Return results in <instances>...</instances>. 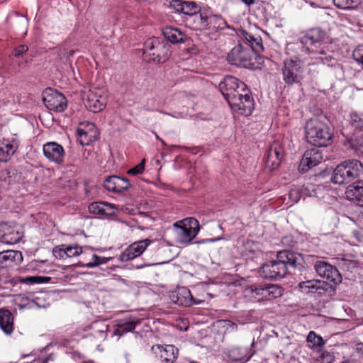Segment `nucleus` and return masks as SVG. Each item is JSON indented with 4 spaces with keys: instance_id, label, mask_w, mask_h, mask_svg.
I'll return each instance as SVG.
<instances>
[{
    "instance_id": "nucleus-1",
    "label": "nucleus",
    "mask_w": 363,
    "mask_h": 363,
    "mask_svg": "<svg viewBox=\"0 0 363 363\" xmlns=\"http://www.w3.org/2000/svg\"><path fill=\"white\" fill-rule=\"evenodd\" d=\"M301 254L291 250H282L277 254V259L262 264L259 275L267 279H279L289 273H300L306 270Z\"/></svg>"
},
{
    "instance_id": "nucleus-2",
    "label": "nucleus",
    "mask_w": 363,
    "mask_h": 363,
    "mask_svg": "<svg viewBox=\"0 0 363 363\" xmlns=\"http://www.w3.org/2000/svg\"><path fill=\"white\" fill-rule=\"evenodd\" d=\"M325 38V33L320 28H315L311 29L301 37L300 42L307 46L308 51L312 55V57L317 60V63L333 66L336 63V60L332 52L326 49Z\"/></svg>"
},
{
    "instance_id": "nucleus-3",
    "label": "nucleus",
    "mask_w": 363,
    "mask_h": 363,
    "mask_svg": "<svg viewBox=\"0 0 363 363\" xmlns=\"http://www.w3.org/2000/svg\"><path fill=\"white\" fill-rule=\"evenodd\" d=\"M308 143L318 147H326L333 142V135L330 128L317 118L310 119L305 127Z\"/></svg>"
},
{
    "instance_id": "nucleus-4",
    "label": "nucleus",
    "mask_w": 363,
    "mask_h": 363,
    "mask_svg": "<svg viewBox=\"0 0 363 363\" xmlns=\"http://www.w3.org/2000/svg\"><path fill=\"white\" fill-rule=\"evenodd\" d=\"M171 46L163 39L153 37L147 39L143 46V57L148 62H165L170 56Z\"/></svg>"
},
{
    "instance_id": "nucleus-5",
    "label": "nucleus",
    "mask_w": 363,
    "mask_h": 363,
    "mask_svg": "<svg viewBox=\"0 0 363 363\" xmlns=\"http://www.w3.org/2000/svg\"><path fill=\"white\" fill-rule=\"evenodd\" d=\"M218 88L228 104L235 101L240 94L250 91L243 82L233 76H226L219 83Z\"/></svg>"
},
{
    "instance_id": "nucleus-6",
    "label": "nucleus",
    "mask_w": 363,
    "mask_h": 363,
    "mask_svg": "<svg viewBox=\"0 0 363 363\" xmlns=\"http://www.w3.org/2000/svg\"><path fill=\"white\" fill-rule=\"evenodd\" d=\"M303 62L298 57L284 60L281 72L284 82L288 85L299 83L303 79Z\"/></svg>"
},
{
    "instance_id": "nucleus-7",
    "label": "nucleus",
    "mask_w": 363,
    "mask_h": 363,
    "mask_svg": "<svg viewBox=\"0 0 363 363\" xmlns=\"http://www.w3.org/2000/svg\"><path fill=\"white\" fill-rule=\"evenodd\" d=\"M177 241L179 243H190L199 231V221L194 218H186L174 224Z\"/></svg>"
},
{
    "instance_id": "nucleus-8",
    "label": "nucleus",
    "mask_w": 363,
    "mask_h": 363,
    "mask_svg": "<svg viewBox=\"0 0 363 363\" xmlns=\"http://www.w3.org/2000/svg\"><path fill=\"white\" fill-rule=\"evenodd\" d=\"M106 97L105 89L91 86L84 96V105L90 111L100 112L106 107Z\"/></svg>"
},
{
    "instance_id": "nucleus-9",
    "label": "nucleus",
    "mask_w": 363,
    "mask_h": 363,
    "mask_svg": "<svg viewBox=\"0 0 363 363\" xmlns=\"http://www.w3.org/2000/svg\"><path fill=\"white\" fill-rule=\"evenodd\" d=\"M247 290L250 296L259 302L274 299L282 295L281 288L275 284H253Z\"/></svg>"
},
{
    "instance_id": "nucleus-10",
    "label": "nucleus",
    "mask_w": 363,
    "mask_h": 363,
    "mask_svg": "<svg viewBox=\"0 0 363 363\" xmlns=\"http://www.w3.org/2000/svg\"><path fill=\"white\" fill-rule=\"evenodd\" d=\"M255 55L252 50L241 41L228 53L227 59L232 65L246 67Z\"/></svg>"
},
{
    "instance_id": "nucleus-11",
    "label": "nucleus",
    "mask_w": 363,
    "mask_h": 363,
    "mask_svg": "<svg viewBox=\"0 0 363 363\" xmlns=\"http://www.w3.org/2000/svg\"><path fill=\"white\" fill-rule=\"evenodd\" d=\"M195 22L201 29L223 30L227 27V23L220 15H213L208 12H201L195 16Z\"/></svg>"
},
{
    "instance_id": "nucleus-12",
    "label": "nucleus",
    "mask_w": 363,
    "mask_h": 363,
    "mask_svg": "<svg viewBox=\"0 0 363 363\" xmlns=\"http://www.w3.org/2000/svg\"><path fill=\"white\" fill-rule=\"evenodd\" d=\"M43 101L48 109L55 112H62L67 108L65 96L52 89H47L43 91Z\"/></svg>"
},
{
    "instance_id": "nucleus-13",
    "label": "nucleus",
    "mask_w": 363,
    "mask_h": 363,
    "mask_svg": "<svg viewBox=\"0 0 363 363\" xmlns=\"http://www.w3.org/2000/svg\"><path fill=\"white\" fill-rule=\"evenodd\" d=\"M314 269L318 276L334 284H337L342 281V276L337 269L324 260L316 261Z\"/></svg>"
},
{
    "instance_id": "nucleus-14",
    "label": "nucleus",
    "mask_w": 363,
    "mask_h": 363,
    "mask_svg": "<svg viewBox=\"0 0 363 363\" xmlns=\"http://www.w3.org/2000/svg\"><path fill=\"white\" fill-rule=\"evenodd\" d=\"M235 100V101L228 104L234 112L245 116L252 113L254 109V100L251 96L250 91H249V93L240 94Z\"/></svg>"
},
{
    "instance_id": "nucleus-15",
    "label": "nucleus",
    "mask_w": 363,
    "mask_h": 363,
    "mask_svg": "<svg viewBox=\"0 0 363 363\" xmlns=\"http://www.w3.org/2000/svg\"><path fill=\"white\" fill-rule=\"evenodd\" d=\"M323 160V155L321 150L317 147L306 150L301 160L299 171L302 172H307L320 164Z\"/></svg>"
},
{
    "instance_id": "nucleus-16",
    "label": "nucleus",
    "mask_w": 363,
    "mask_h": 363,
    "mask_svg": "<svg viewBox=\"0 0 363 363\" xmlns=\"http://www.w3.org/2000/svg\"><path fill=\"white\" fill-rule=\"evenodd\" d=\"M284 155V150L278 141H274L269 148L265 157V167L269 171L277 168Z\"/></svg>"
},
{
    "instance_id": "nucleus-17",
    "label": "nucleus",
    "mask_w": 363,
    "mask_h": 363,
    "mask_svg": "<svg viewBox=\"0 0 363 363\" xmlns=\"http://www.w3.org/2000/svg\"><path fill=\"white\" fill-rule=\"evenodd\" d=\"M23 237L18 227L10 225L6 223H0V242L7 245L18 243Z\"/></svg>"
},
{
    "instance_id": "nucleus-18",
    "label": "nucleus",
    "mask_w": 363,
    "mask_h": 363,
    "mask_svg": "<svg viewBox=\"0 0 363 363\" xmlns=\"http://www.w3.org/2000/svg\"><path fill=\"white\" fill-rule=\"evenodd\" d=\"M45 157L57 164H61L64 162L65 152L63 147L56 142H48L43 147Z\"/></svg>"
},
{
    "instance_id": "nucleus-19",
    "label": "nucleus",
    "mask_w": 363,
    "mask_h": 363,
    "mask_svg": "<svg viewBox=\"0 0 363 363\" xmlns=\"http://www.w3.org/2000/svg\"><path fill=\"white\" fill-rule=\"evenodd\" d=\"M151 242L149 239H145L133 242L120 255V259L127 262L140 256Z\"/></svg>"
},
{
    "instance_id": "nucleus-20",
    "label": "nucleus",
    "mask_w": 363,
    "mask_h": 363,
    "mask_svg": "<svg viewBox=\"0 0 363 363\" xmlns=\"http://www.w3.org/2000/svg\"><path fill=\"white\" fill-rule=\"evenodd\" d=\"M298 287L303 293H318L323 294L331 288V285L324 281L311 279L301 281Z\"/></svg>"
},
{
    "instance_id": "nucleus-21",
    "label": "nucleus",
    "mask_w": 363,
    "mask_h": 363,
    "mask_svg": "<svg viewBox=\"0 0 363 363\" xmlns=\"http://www.w3.org/2000/svg\"><path fill=\"white\" fill-rule=\"evenodd\" d=\"M172 301L179 306L189 307L194 304H197L200 301H196L191 294V291L186 287H180L171 294Z\"/></svg>"
},
{
    "instance_id": "nucleus-22",
    "label": "nucleus",
    "mask_w": 363,
    "mask_h": 363,
    "mask_svg": "<svg viewBox=\"0 0 363 363\" xmlns=\"http://www.w3.org/2000/svg\"><path fill=\"white\" fill-rule=\"evenodd\" d=\"M130 182L126 178L111 176L107 177L104 183V188L116 193L123 192L128 189Z\"/></svg>"
},
{
    "instance_id": "nucleus-23",
    "label": "nucleus",
    "mask_w": 363,
    "mask_h": 363,
    "mask_svg": "<svg viewBox=\"0 0 363 363\" xmlns=\"http://www.w3.org/2000/svg\"><path fill=\"white\" fill-rule=\"evenodd\" d=\"M162 33L165 40L172 44L184 43L188 39L184 32L174 27L167 26Z\"/></svg>"
},
{
    "instance_id": "nucleus-24",
    "label": "nucleus",
    "mask_w": 363,
    "mask_h": 363,
    "mask_svg": "<svg viewBox=\"0 0 363 363\" xmlns=\"http://www.w3.org/2000/svg\"><path fill=\"white\" fill-rule=\"evenodd\" d=\"M23 260L22 253L18 250H6L0 252V269L18 264Z\"/></svg>"
},
{
    "instance_id": "nucleus-25",
    "label": "nucleus",
    "mask_w": 363,
    "mask_h": 363,
    "mask_svg": "<svg viewBox=\"0 0 363 363\" xmlns=\"http://www.w3.org/2000/svg\"><path fill=\"white\" fill-rule=\"evenodd\" d=\"M0 328L7 335L14 330V317L9 310L4 308H0Z\"/></svg>"
},
{
    "instance_id": "nucleus-26",
    "label": "nucleus",
    "mask_w": 363,
    "mask_h": 363,
    "mask_svg": "<svg viewBox=\"0 0 363 363\" xmlns=\"http://www.w3.org/2000/svg\"><path fill=\"white\" fill-rule=\"evenodd\" d=\"M18 145L17 142L13 139H3L0 140V162H6L9 160L11 156L16 152Z\"/></svg>"
},
{
    "instance_id": "nucleus-27",
    "label": "nucleus",
    "mask_w": 363,
    "mask_h": 363,
    "mask_svg": "<svg viewBox=\"0 0 363 363\" xmlns=\"http://www.w3.org/2000/svg\"><path fill=\"white\" fill-rule=\"evenodd\" d=\"M346 197L354 201L359 206H363V181H358L347 186Z\"/></svg>"
},
{
    "instance_id": "nucleus-28",
    "label": "nucleus",
    "mask_w": 363,
    "mask_h": 363,
    "mask_svg": "<svg viewBox=\"0 0 363 363\" xmlns=\"http://www.w3.org/2000/svg\"><path fill=\"white\" fill-rule=\"evenodd\" d=\"M242 35V39L241 41L252 50L254 55H258L264 50L262 40L259 36L255 37L246 31H243Z\"/></svg>"
},
{
    "instance_id": "nucleus-29",
    "label": "nucleus",
    "mask_w": 363,
    "mask_h": 363,
    "mask_svg": "<svg viewBox=\"0 0 363 363\" xmlns=\"http://www.w3.org/2000/svg\"><path fill=\"white\" fill-rule=\"evenodd\" d=\"M89 130L82 128L77 129L78 141L81 145H89L96 139V130L93 123L88 125Z\"/></svg>"
},
{
    "instance_id": "nucleus-30",
    "label": "nucleus",
    "mask_w": 363,
    "mask_h": 363,
    "mask_svg": "<svg viewBox=\"0 0 363 363\" xmlns=\"http://www.w3.org/2000/svg\"><path fill=\"white\" fill-rule=\"evenodd\" d=\"M352 180L354 179L342 162L336 167L332 177V181L333 183L343 184L349 183Z\"/></svg>"
},
{
    "instance_id": "nucleus-31",
    "label": "nucleus",
    "mask_w": 363,
    "mask_h": 363,
    "mask_svg": "<svg viewBox=\"0 0 363 363\" xmlns=\"http://www.w3.org/2000/svg\"><path fill=\"white\" fill-rule=\"evenodd\" d=\"M140 324V320L138 318H130L122 320L116 325L114 335L123 336L124 334L133 332L137 325Z\"/></svg>"
},
{
    "instance_id": "nucleus-32",
    "label": "nucleus",
    "mask_w": 363,
    "mask_h": 363,
    "mask_svg": "<svg viewBox=\"0 0 363 363\" xmlns=\"http://www.w3.org/2000/svg\"><path fill=\"white\" fill-rule=\"evenodd\" d=\"M159 350L160 357L165 362L173 363L178 357V349L172 345L165 346L156 345Z\"/></svg>"
},
{
    "instance_id": "nucleus-33",
    "label": "nucleus",
    "mask_w": 363,
    "mask_h": 363,
    "mask_svg": "<svg viewBox=\"0 0 363 363\" xmlns=\"http://www.w3.org/2000/svg\"><path fill=\"white\" fill-rule=\"evenodd\" d=\"M174 6L177 7V11L192 16L195 21V16L199 15V13H198V6L194 2L182 1L181 0H174Z\"/></svg>"
},
{
    "instance_id": "nucleus-34",
    "label": "nucleus",
    "mask_w": 363,
    "mask_h": 363,
    "mask_svg": "<svg viewBox=\"0 0 363 363\" xmlns=\"http://www.w3.org/2000/svg\"><path fill=\"white\" fill-rule=\"evenodd\" d=\"M353 179L358 178L363 172V165L360 161L354 159L342 162Z\"/></svg>"
},
{
    "instance_id": "nucleus-35",
    "label": "nucleus",
    "mask_w": 363,
    "mask_h": 363,
    "mask_svg": "<svg viewBox=\"0 0 363 363\" xmlns=\"http://www.w3.org/2000/svg\"><path fill=\"white\" fill-rule=\"evenodd\" d=\"M247 347H235L230 350V357L234 361L246 362L253 355Z\"/></svg>"
},
{
    "instance_id": "nucleus-36",
    "label": "nucleus",
    "mask_w": 363,
    "mask_h": 363,
    "mask_svg": "<svg viewBox=\"0 0 363 363\" xmlns=\"http://www.w3.org/2000/svg\"><path fill=\"white\" fill-rule=\"evenodd\" d=\"M84 260L81 261V266L87 267V268H93L97 267L101 264L107 263L111 258L108 257H101L96 254L91 255V258L90 260L86 259V257H83Z\"/></svg>"
},
{
    "instance_id": "nucleus-37",
    "label": "nucleus",
    "mask_w": 363,
    "mask_h": 363,
    "mask_svg": "<svg viewBox=\"0 0 363 363\" xmlns=\"http://www.w3.org/2000/svg\"><path fill=\"white\" fill-rule=\"evenodd\" d=\"M308 347L312 349H316L325 345V341L320 335H316L313 331H311L307 336Z\"/></svg>"
},
{
    "instance_id": "nucleus-38",
    "label": "nucleus",
    "mask_w": 363,
    "mask_h": 363,
    "mask_svg": "<svg viewBox=\"0 0 363 363\" xmlns=\"http://www.w3.org/2000/svg\"><path fill=\"white\" fill-rule=\"evenodd\" d=\"M334 5L340 9H352L357 8L361 0H333Z\"/></svg>"
},
{
    "instance_id": "nucleus-39",
    "label": "nucleus",
    "mask_w": 363,
    "mask_h": 363,
    "mask_svg": "<svg viewBox=\"0 0 363 363\" xmlns=\"http://www.w3.org/2000/svg\"><path fill=\"white\" fill-rule=\"evenodd\" d=\"M51 278L48 277H41V276H32V277H21L19 279V282L21 284H42V283H48L50 281Z\"/></svg>"
},
{
    "instance_id": "nucleus-40",
    "label": "nucleus",
    "mask_w": 363,
    "mask_h": 363,
    "mask_svg": "<svg viewBox=\"0 0 363 363\" xmlns=\"http://www.w3.org/2000/svg\"><path fill=\"white\" fill-rule=\"evenodd\" d=\"M350 123L355 129L363 130V113L352 112L350 113Z\"/></svg>"
},
{
    "instance_id": "nucleus-41",
    "label": "nucleus",
    "mask_w": 363,
    "mask_h": 363,
    "mask_svg": "<svg viewBox=\"0 0 363 363\" xmlns=\"http://www.w3.org/2000/svg\"><path fill=\"white\" fill-rule=\"evenodd\" d=\"M67 257H73L84 253L83 247L78 245H65Z\"/></svg>"
},
{
    "instance_id": "nucleus-42",
    "label": "nucleus",
    "mask_w": 363,
    "mask_h": 363,
    "mask_svg": "<svg viewBox=\"0 0 363 363\" xmlns=\"http://www.w3.org/2000/svg\"><path fill=\"white\" fill-rule=\"evenodd\" d=\"M103 208V202H93L88 206L89 211L91 213L97 215H103V212H104V208Z\"/></svg>"
},
{
    "instance_id": "nucleus-43",
    "label": "nucleus",
    "mask_w": 363,
    "mask_h": 363,
    "mask_svg": "<svg viewBox=\"0 0 363 363\" xmlns=\"http://www.w3.org/2000/svg\"><path fill=\"white\" fill-rule=\"evenodd\" d=\"M65 245H61L59 246H56L52 250V254L57 259H65L66 256V250Z\"/></svg>"
},
{
    "instance_id": "nucleus-44",
    "label": "nucleus",
    "mask_w": 363,
    "mask_h": 363,
    "mask_svg": "<svg viewBox=\"0 0 363 363\" xmlns=\"http://www.w3.org/2000/svg\"><path fill=\"white\" fill-rule=\"evenodd\" d=\"M145 160L143 159L138 164L135 166L134 167L130 169L128 171V174L137 175L142 174L145 169Z\"/></svg>"
},
{
    "instance_id": "nucleus-45",
    "label": "nucleus",
    "mask_w": 363,
    "mask_h": 363,
    "mask_svg": "<svg viewBox=\"0 0 363 363\" xmlns=\"http://www.w3.org/2000/svg\"><path fill=\"white\" fill-rule=\"evenodd\" d=\"M354 60L363 65V45H359L352 53Z\"/></svg>"
},
{
    "instance_id": "nucleus-46",
    "label": "nucleus",
    "mask_w": 363,
    "mask_h": 363,
    "mask_svg": "<svg viewBox=\"0 0 363 363\" xmlns=\"http://www.w3.org/2000/svg\"><path fill=\"white\" fill-rule=\"evenodd\" d=\"M28 51V46L26 45H21L17 46L13 52V55L16 57H19L22 56L23 54L26 53Z\"/></svg>"
},
{
    "instance_id": "nucleus-47",
    "label": "nucleus",
    "mask_w": 363,
    "mask_h": 363,
    "mask_svg": "<svg viewBox=\"0 0 363 363\" xmlns=\"http://www.w3.org/2000/svg\"><path fill=\"white\" fill-rule=\"evenodd\" d=\"M319 360L320 363H332L334 361V356L330 352L324 351L322 352Z\"/></svg>"
},
{
    "instance_id": "nucleus-48",
    "label": "nucleus",
    "mask_w": 363,
    "mask_h": 363,
    "mask_svg": "<svg viewBox=\"0 0 363 363\" xmlns=\"http://www.w3.org/2000/svg\"><path fill=\"white\" fill-rule=\"evenodd\" d=\"M104 212H103V215L106 216H112L114 214V210L116 208V206L107 202H103Z\"/></svg>"
},
{
    "instance_id": "nucleus-49",
    "label": "nucleus",
    "mask_w": 363,
    "mask_h": 363,
    "mask_svg": "<svg viewBox=\"0 0 363 363\" xmlns=\"http://www.w3.org/2000/svg\"><path fill=\"white\" fill-rule=\"evenodd\" d=\"M289 199L294 202L297 203L300 198H301V194L298 190L294 189L289 191Z\"/></svg>"
},
{
    "instance_id": "nucleus-50",
    "label": "nucleus",
    "mask_w": 363,
    "mask_h": 363,
    "mask_svg": "<svg viewBox=\"0 0 363 363\" xmlns=\"http://www.w3.org/2000/svg\"><path fill=\"white\" fill-rule=\"evenodd\" d=\"M342 266L347 269H350V268L356 267V263L353 260L342 259Z\"/></svg>"
},
{
    "instance_id": "nucleus-51",
    "label": "nucleus",
    "mask_w": 363,
    "mask_h": 363,
    "mask_svg": "<svg viewBox=\"0 0 363 363\" xmlns=\"http://www.w3.org/2000/svg\"><path fill=\"white\" fill-rule=\"evenodd\" d=\"M226 328L227 330L233 331L238 329V325L230 320H226Z\"/></svg>"
},
{
    "instance_id": "nucleus-52",
    "label": "nucleus",
    "mask_w": 363,
    "mask_h": 363,
    "mask_svg": "<svg viewBox=\"0 0 363 363\" xmlns=\"http://www.w3.org/2000/svg\"><path fill=\"white\" fill-rule=\"evenodd\" d=\"M33 305H37V303L34 301H31L28 304V308H31V307H33ZM18 306H19L20 308H25L26 307H27L26 305H23V304H19Z\"/></svg>"
},
{
    "instance_id": "nucleus-53",
    "label": "nucleus",
    "mask_w": 363,
    "mask_h": 363,
    "mask_svg": "<svg viewBox=\"0 0 363 363\" xmlns=\"http://www.w3.org/2000/svg\"><path fill=\"white\" fill-rule=\"evenodd\" d=\"M246 6H251L255 3V0H241Z\"/></svg>"
},
{
    "instance_id": "nucleus-54",
    "label": "nucleus",
    "mask_w": 363,
    "mask_h": 363,
    "mask_svg": "<svg viewBox=\"0 0 363 363\" xmlns=\"http://www.w3.org/2000/svg\"><path fill=\"white\" fill-rule=\"evenodd\" d=\"M220 238L202 240L198 242V243H205V242H214V241L218 240Z\"/></svg>"
},
{
    "instance_id": "nucleus-55",
    "label": "nucleus",
    "mask_w": 363,
    "mask_h": 363,
    "mask_svg": "<svg viewBox=\"0 0 363 363\" xmlns=\"http://www.w3.org/2000/svg\"><path fill=\"white\" fill-rule=\"evenodd\" d=\"M6 174L8 175V178H9V179H8V181H7V180H6V178L5 177V178L4 179V180L5 182H7L9 184H11V177L9 176L10 172H6Z\"/></svg>"
},
{
    "instance_id": "nucleus-56",
    "label": "nucleus",
    "mask_w": 363,
    "mask_h": 363,
    "mask_svg": "<svg viewBox=\"0 0 363 363\" xmlns=\"http://www.w3.org/2000/svg\"><path fill=\"white\" fill-rule=\"evenodd\" d=\"M150 264H139V265H135V266H133L136 269H141L145 266H149Z\"/></svg>"
},
{
    "instance_id": "nucleus-57",
    "label": "nucleus",
    "mask_w": 363,
    "mask_h": 363,
    "mask_svg": "<svg viewBox=\"0 0 363 363\" xmlns=\"http://www.w3.org/2000/svg\"><path fill=\"white\" fill-rule=\"evenodd\" d=\"M357 350L362 351L363 352V344H359L357 347Z\"/></svg>"
},
{
    "instance_id": "nucleus-58",
    "label": "nucleus",
    "mask_w": 363,
    "mask_h": 363,
    "mask_svg": "<svg viewBox=\"0 0 363 363\" xmlns=\"http://www.w3.org/2000/svg\"><path fill=\"white\" fill-rule=\"evenodd\" d=\"M153 133L155 135V138L157 140H158L160 141V140H162L155 132H153Z\"/></svg>"
},
{
    "instance_id": "nucleus-59",
    "label": "nucleus",
    "mask_w": 363,
    "mask_h": 363,
    "mask_svg": "<svg viewBox=\"0 0 363 363\" xmlns=\"http://www.w3.org/2000/svg\"><path fill=\"white\" fill-rule=\"evenodd\" d=\"M160 142H161V143H162L163 145H164V146L167 145V144H166V143H165L162 139V140H160Z\"/></svg>"
},
{
    "instance_id": "nucleus-60",
    "label": "nucleus",
    "mask_w": 363,
    "mask_h": 363,
    "mask_svg": "<svg viewBox=\"0 0 363 363\" xmlns=\"http://www.w3.org/2000/svg\"><path fill=\"white\" fill-rule=\"evenodd\" d=\"M24 300H28V298L27 297H23L22 298V301H24Z\"/></svg>"
},
{
    "instance_id": "nucleus-61",
    "label": "nucleus",
    "mask_w": 363,
    "mask_h": 363,
    "mask_svg": "<svg viewBox=\"0 0 363 363\" xmlns=\"http://www.w3.org/2000/svg\"><path fill=\"white\" fill-rule=\"evenodd\" d=\"M84 363H94V362H92V361H89V362H84Z\"/></svg>"
},
{
    "instance_id": "nucleus-62",
    "label": "nucleus",
    "mask_w": 363,
    "mask_h": 363,
    "mask_svg": "<svg viewBox=\"0 0 363 363\" xmlns=\"http://www.w3.org/2000/svg\"><path fill=\"white\" fill-rule=\"evenodd\" d=\"M342 363H351V362H349V361H344V362H342Z\"/></svg>"
},
{
    "instance_id": "nucleus-63",
    "label": "nucleus",
    "mask_w": 363,
    "mask_h": 363,
    "mask_svg": "<svg viewBox=\"0 0 363 363\" xmlns=\"http://www.w3.org/2000/svg\"><path fill=\"white\" fill-rule=\"evenodd\" d=\"M354 235H355V236H357V232H355V231L354 232Z\"/></svg>"
}]
</instances>
